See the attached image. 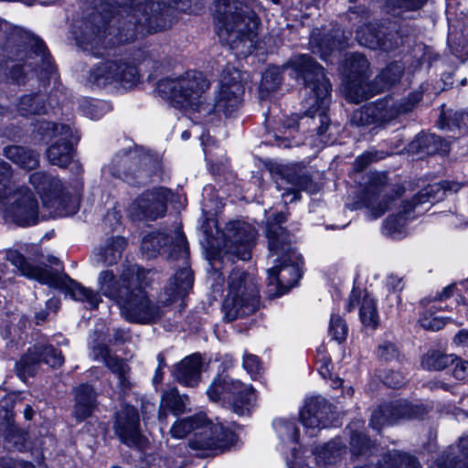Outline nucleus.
<instances>
[{"mask_svg": "<svg viewBox=\"0 0 468 468\" xmlns=\"http://www.w3.org/2000/svg\"><path fill=\"white\" fill-rule=\"evenodd\" d=\"M40 355H42L43 362L52 367H59L64 364L63 355L51 345L41 346Z\"/></svg>", "mask_w": 468, "mask_h": 468, "instance_id": "obj_52", "label": "nucleus"}, {"mask_svg": "<svg viewBox=\"0 0 468 468\" xmlns=\"http://www.w3.org/2000/svg\"><path fill=\"white\" fill-rule=\"evenodd\" d=\"M276 187L282 190V197L285 204L296 201L300 198V190L310 194L318 192L317 184L305 175L300 176L294 173H282L276 176Z\"/></svg>", "mask_w": 468, "mask_h": 468, "instance_id": "obj_25", "label": "nucleus"}, {"mask_svg": "<svg viewBox=\"0 0 468 468\" xmlns=\"http://www.w3.org/2000/svg\"><path fill=\"white\" fill-rule=\"evenodd\" d=\"M96 398V392L90 385L81 384L75 388L73 416L78 421H82L92 414L97 405Z\"/></svg>", "mask_w": 468, "mask_h": 468, "instance_id": "obj_32", "label": "nucleus"}, {"mask_svg": "<svg viewBox=\"0 0 468 468\" xmlns=\"http://www.w3.org/2000/svg\"><path fill=\"white\" fill-rule=\"evenodd\" d=\"M0 468H33V466L27 462L5 458L0 460Z\"/></svg>", "mask_w": 468, "mask_h": 468, "instance_id": "obj_64", "label": "nucleus"}, {"mask_svg": "<svg viewBox=\"0 0 468 468\" xmlns=\"http://www.w3.org/2000/svg\"><path fill=\"white\" fill-rule=\"evenodd\" d=\"M361 289L358 286H356V282H354L352 290L345 304L346 313H352L356 308L357 305L361 304L363 298L361 297Z\"/></svg>", "mask_w": 468, "mask_h": 468, "instance_id": "obj_61", "label": "nucleus"}, {"mask_svg": "<svg viewBox=\"0 0 468 468\" xmlns=\"http://www.w3.org/2000/svg\"><path fill=\"white\" fill-rule=\"evenodd\" d=\"M386 185L385 176L378 173L368 176L353 206L355 209L367 208L373 215L374 207Z\"/></svg>", "mask_w": 468, "mask_h": 468, "instance_id": "obj_29", "label": "nucleus"}, {"mask_svg": "<svg viewBox=\"0 0 468 468\" xmlns=\"http://www.w3.org/2000/svg\"><path fill=\"white\" fill-rule=\"evenodd\" d=\"M327 285L329 286V292L331 294L332 300L335 303H339L343 298V287L344 281L341 277L334 276L331 277L330 274L326 277Z\"/></svg>", "mask_w": 468, "mask_h": 468, "instance_id": "obj_58", "label": "nucleus"}, {"mask_svg": "<svg viewBox=\"0 0 468 468\" xmlns=\"http://www.w3.org/2000/svg\"><path fill=\"white\" fill-rule=\"evenodd\" d=\"M29 182L42 196L44 205L56 211L64 199L60 180L45 172H36L30 175Z\"/></svg>", "mask_w": 468, "mask_h": 468, "instance_id": "obj_26", "label": "nucleus"}, {"mask_svg": "<svg viewBox=\"0 0 468 468\" xmlns=\"http://www.w3.org/2000/svg\"><path fill=\"white\" fill-rule=\"evenodd\" d=\"M71 131L72 130L69 125L42 121L34 130V136L35 140L38 141V143H44L55 136H64V139L67 140L68 133L71 134Z\"/></svg>", "mask_w": 468, "mask_h": 468, "instance_id": "obj_44", "label": "nucleus"}, {"mask_svg": "<svg viewBox=\"0 0 468 468\" xmlns=\"http://www.w3.org/2000/svg\"><path fill=\"white\" fill-rule=\"evenodd\" d=\"M387 425H391V423L384 411L383 406L379 405L371 414L369 426L378 432H380Z\"/></svg>", "mask_w": 468, "mask_h": 468, "instance_id": "obj_55", "label": "nucleus"}, {"mask_svg": "<svg viewBox=\"0 0 468 468\" xmlns=\"http://www.w3.org/2000/svg\"><path fill=\"white\" fill-rule=\"evenodd\" d=\"M382 406L391 424L399 420H423L428 414L427 407L424 404H415L407 399L391 400Z\"/></svg>", "mask_w": 468, "mask_h": 468, "instance_id": "obj_28", "label": "nucleus"}, {"mask_svg": "<svg viewBox=\"0 0 468 468\" xmlns=\"http://www.w3.org/2000/svg\"><path fill=\"white\" fill-rule=\"evenodd\" d=\"M348 326L346 319L339 314H332L328 324V335L332 340L342 344L346 340Z\"/></svg>", "mask_w": 468, "mask_h": 468, "instance_id": "obj_50", "label": "nucleus"}, {"mask_svg": "<svg viewBox=\"0 0 468 468\" xmlns=\"http://www.w3.org/2000/svg\"><path fill=\"white\" fill-rule=\"evenodd\" d=\"M151 271L144 270L136 264L124 265L120 281L116 280L112 271H103L99 274L98 282L101 293L117 303L137 283H146V275Z\"/></svg>", "mask_w": 468, "mask_h": 468, "instance_id": "obj_18", "label": "nucleus"}, {"mask_svg": "<svg viewBox=\"0 0 468 468\" xmlns=\"http://www.w3.org/2000/svg\"><path fill=\"white\" fill-rule=\"evenodd\" d=\"M282 83L281 69L278 67H269L262 74L261 86L266 90H274Z\"/></svg>", "mask_w": 468, "mask_h": 468, "instance_id": "obj_53", "label": "nucleus"}, {"mask_svg": "<svg viewBox=\"0 0 468 468\" xmlns=\"http://www.w3.org/2000/svg\"><path fill=\"white\" fill-rule=\"evenodd\" d=\"M339 72L347 101L359 103L368 99L371 70L366 55L359 52L346 54L339 65Z\"/></svg>", "mask_w": 468, "mask_h": 468, "instance_id": "obj_13", "label": "nucleus"}, {"mask_svg": "<svg viewBox=\"0 0 468 468\" xmlns=\"http://www.w3.org/2000/svg\"><path fill=\"white\" fill-rule=\"evenodd\" d=\"M4 154L7 159L27 170L35 169L39 164V154L23 146H7L4 149Z\"/></svg>", "mask_w": 468, "mask_h": 468, "instance_id": "obj_41", "label": "nucleus"}, {"mask_svg": "<svg viewBox=\"0 0 468 468\" xmlns=\"http://www.w3.org/2000/svg\"><path fill=\"white\" fill-rule=\"evenodd\" d=\"M17 111L23 116L46 113L44 95L36 93L21 97L17 104Z\"/></svg>", "mask_w": 468, "mask_h": 468, "instance_id": "obj_47", "label": "nucleus"}, {"mask_svg": "<svg viewBox=\"0 0 468 468\" xmlns=\"http://www.w3.org/2000/svg\"><path fill=\"white\" fill-rule=\"evenodd\" d=\"M361 37L370 48L391 52L403 46L409 35L403 31L399 22L382 17L366 24Z\"/></svg>", "mask_w": 468, "mask_h": 468, "instance_id": "obj_16", "label": "nucleus"}, {"mask_svg": "<svg viewBox=\"0 0 468 468\" xmlns=\"http://www.w3.org/2000/svg\"><path fill=\"white\" fill-rule=\"evenodd\" d=\"M404 106V104H398L390 97H384L354 111L351 122L357 127L380 126L408 112L409 108Z\"/></svg>", "mask_w": 468, "mask_h": 468, "instance_id": "obj_19", "label": "nucleus"}, {"mask_svg": "<svg viewBox=\"0 0 468 468\" xmlns=\"http://www.w3.org/2000/svg\"><path fill=\"white\" fill-rule=\"evenodd\" d=\"M468 112L465 111H442L437 121V126L441 130L454 131L468 127Z\"/></svg>", "mask_w": 468, "mask_h": 468, "instance_id": "obj_45", "label": "nucleus"}, {"mask_svg": "<svg viewBox=\"0 0 468 468\" xmlns=\"http://www.w3.org/2000/svg\"><path fill=\"white\" fill-rule=\"evenodd\" d=\"M452 363V354L448 355L444 352L430 348L420 356V367L427 371H442Z\"/></svg>", "mask_w": 468, "mask_h": 468, "instance_id": "obj_43", "label": "nucleus"}, {"mask_svg": "<svg viewBox=\"0 0 468 468\" xmlns=\"http://www.w3.org/2000/svg\"><path fill=\"white\" fill-rule=\"evenodd\" d=\"M259 306V288L255 278L240 269H233L228 278V294L222 307L225 319L230 322L250 315Z\"/></svg>", "mask_w": 468, "mask_h": 468, "instance_id": "obj_7", "label": "nucleus"}, {"mask_svg": "<svg viewBox=\"0 0 468 468\" xmlns=\"http://www.w3.org/2000/svg\"><path fill=\"white\" fill-rule=\"evenodd\" d=\"M77 42L85 51L103 56L112 46L133 41L138 34L165 28L154 0H99Z\"/></svg>", "mask_w": 468, "mask_h": 468, "instance_id": "obj_1", "label": "nucleus"}, {"mask_svg": "<svg viewBox=\"0 0 468 468\" xmlns=\"http://www.w3.org/2000/svg\"><path fill=\"white\" fill-rule=\"evenodd\" d=\"M113 428L120 440L128 446L141 443L143 436L139 427V415L134 407L125 405L118 410Z\"/></svg>", "mask_w": 468, "mask_h": 468, "instance_id": "obj_24", "label": "nucleus"}, {"mask_svg": "<svg viewBox=\"0 0 468 468\" xmlns=\"http://www.w3.org/2000/svg\"><path fill=\"white\" fill-rule=\"evenodd\" d=\"M187 397L179 394L176 388H171L165 391L162 396V403L165 408L169 409L175 415H179L186 410V401Z\"/></svg>", "mask_w": 468, "mask_h": 468, "instance_id": "obj_51", "label": "nucleus"}, {"mask_svg": "<svg viewBox=\"0 0 468 468\" xmlns=\"http://www.w3.org/2000/svg\"><path fill=\"white\" fill-rule=\"evenodd\" d=\"M245 75L246 73H242L238 67L227 64L222 71L220 88L214 102L203 101L200 108L198 107V112L203 115L223 113L225 116L235 112L241 103Z\"/></svg>", "mask_w": 468, "mask_h": 468, "instance_id": "obj_11", "label": "nucleus"}, {"mask_svg": "<svg viewBox=\"0 0 468 468\" xmlns=\"http://www.w3.org/2000/svg\"><path fill=\"white\" fill-rule=\"evenodd\" d=\"M374 468H422V466L415 455L392 449L381 455Z\"/></svg>", "mask_w": 468, "mask_h": 468, "instance_id": "obj_33", "label": "nucleus"}, {"mask_svg": "<svg viewBox=\"0 0 468 468\" xmlns=\"http://www.w3.org/2000/svg\"><path fill=\"white\" fill-rule=\"evenodd\" d=\"M242 366L252 378H256L260 376L262 369L260 358L257 356L249 353L244 354Z\"/></svg>", "mask_w": 468, "mask_h": 468, "instance_id": "obj_57", "label": "nucleus"}, {"mask_svg": "<svg viewBox=\"0 0 468 468\" xmlns=\"http://www.w3.org/2000/svg\"><path fill=\"white\" fill-rule=\"evenodd\" d=\"M273 427L282 443L293 444L291 448L295 451V443L299 437V430L291 420L278 419L273 421Z\"/></svg>", "mask_w": 468, "mask_h": 468, "instance_id": "obj_48", "label": "nucleus"}, {"mask_svg": "<svg viewBox=\"0 0 468 468\" xmlns=\"http://www.w3.org/2000/svg\"><path fill=\"white\" fill-rule=\"evenodd\" d=\"M424 191H427L432 203L441 201L445 198L439 182L427 185L424 187Z\"/></svg>", "mask_w": 468, "mask_h": 468, "instance_id": "obj_63", "label": "nucleus"}, {"mask_svg": "<svg viewBox=\"0 0 468 468\" xmlns=\"http://www.w3.org/2000/svg\"><path fill=\"white\" fill-rule=\"evenodd\" d=\"M397 199L396 195L388 193L383 196V199L374 207L373 218H378L383 216L389 208V205Z\"/></svg>", "mask_w": 468, "mask_h": 468, "instance_id": "obj_62", "label": "nucleus"}, {"mask_svg": "<svg viewBox=\"0 0 468 468\" xmlns=\"http://www.w3.org/2000/svg\"><path fill=\"white\" fill-rule=\"evenodd\" d=\"M152 165V158L135 148L116 154L108 165V170L113 176L127 184L139 186L148 182L152 176L149 166Z\"/></svg>", "mask_w": 468, "mask_h": 468, "instance_id": "obj_14", "label": "nucleus"}, {"mask_svg": "<svg viewBox=\"0 0 468 468\" xmlns=\"http://www.w3.org/2000/svg\"><path fill=\"white\" fill-rule=\"evenodd\" d=\"M90 356L95 361H102L117 378L131 373V368L125 360L112 354L106 345H95L91 348Z\"/></svg>", "mask_w": 468, "mask_h": 468, "instance_id": "obj_34", "label": "nucleus"}, {"mask_svg": "<svg viewBox=\"0 0 468 468\" xmlns=\"http://www.w3.org/2000/svg\"><path fill=\"white\" fill-rule=\"evenodd\" d=\"M451 143L445 138L431 133H419L409 144V151L423 156H447L451 152Z\"/></svg>", "mask_w": 468, "mask_h": 468, "instance_id": "obj_27", "label": "nucleus"}, {"mask_svg": "<svg viewBox=\"0 0 468 468\" xmlns=\"http://www.w3.org/2000/svg\"><path fill=\"white\" fill-rule=\"evenodd\" d=\"M126 246L127 239L123 237L115 236L108 239L100 248V261L106 265L117 263Z\"/></svg>", "mask_w": 468, "mask_h": 468, "instance_id": "obj_42", "label": "nucleus"}, {"mask_svg": "<svg viewBox=\"0 0 468 468\" xmlns=\"http://www.w3.org/2000/svg\"><path fill=\"white\" fill-rule=\"evenodd\" d=\"M9 164L0 161V213L5 221L19 227L36 225L39 218V204L35 194L25 186L11 180Z\"/></svg>", "mask_w": 468, "mask_h": 468, "instance_id": "obj_4", "label": "nucleus"}, {"mask_svg": "<svg viewBox=\"0 0 468 468\" xmlns=\"http://www.w3.org/2000/svg\"><path fill=\"white\" fill-rule=\"evenodd\" d=\"M346 450L347 447L341 437H335L328 442H324V466L341 462Z\"/></svg>", "mask_w": 468, "mask_h": 468, "instance_id": "obj_49", "label": "nucleus"}, {"mask_svg": "<svg viewBox=\"0 0 468 468\" xmlns=\"http://www.w3.org/2000/svg\"><path fill=\"white\" fill-rule=\"evenodd\" d=\"M404 73V68L397 61L389 62L383 68L372 81L376 92L388 90L398 84Z\"/></svg>", "mask_w": 468, "mask_h": 468, "instance_id": "obj_40", "label": "nucleus"}, {"mask_svg": "<svg viewBox=\"0 0 468 468\" xmlns=\"http://www.w3.org/2000/svg\"><path fill=\"white\" fill-rule=\"evenodd\" d=\"M452 377L457 380H464L468 378V360L462 358L456 355L452 354Z\"/></svg>", "mask_w": 468, "mask_h": 468, "instance_id": "obj_56", "label": "nucleus"}, {"mask_svg": "<svg viewBox=\"0 0 468 468\" xmlns=\"http://www.w3.org/2000/svg\"><path fill=\"white\" fill-rule=\"evenodd\" d=\"M286 220L283 213H279L266 222L265 235L268 248L271 254L280 257V266L275 265L268 271L281 287L287 290L294 286L302 276L298 261L299 257L292 251L293 236L289 233L282 223Z\"/></svg>", "mask_w": 468, "mask_h": 468, "instance_id": "obj_5", "label": "nucleus"}, {"mask_svg": "<svg viewBox=\"0 0 468 468\" xmlns=\"http://www.w3.org/2000/svg\"><path fill=\"white\" fill-rule=\"evenodd\" d=\"M321 400L318 397H312L306 399L300 417L306 433L311 437L317 436L321 431Z\"/></svg>", "mask_w": 468, "mask_h": 468, "instance_id": "obj_37", "label": "nucleus"}, {"mask_svg": "<svg viewBox=\"0 0 468 468\" xmlns=\"http://www.w3.org/2000/svg\"><path fill=\"white\" fill-rule=\"evenodd\" d=\"M210 400L228 403L239 416L250 413L255 404L256 395L251 385H247L229 375L218 374L207 390Z\"/></svg>", "mask_w": 468, "mask_h": 468, "instance_id": "obj_10", "label": "nucleus"}, {"mask_svg": "<svg viewBox=\"0 0 468 468\" xmlns=\"http://www.w3.org/2000/svg\"><path fill=\"white\" fill-rule=\"evenodd\" d=\"M79 139V136H75L71 131V134L68 133L67 140L61 136L60 139L53 143L46 152L48 163L60 168L67 167L73 160V143L78 142Z\"/></svg>", "mask_w": 468, "mask_h": 468, "instance_id": "obj_30", "label": "nucleus"}, {"mask_svg": "<svg viewBox=\"0 0 468 468\" xmlns=\"http://www.w3.org/2000/svg\"><path fill=\"white\" fill-rule=\"evenodd\" d=\"M171 191L159 186L146 190L128 207L127 214L133 220H155L165 216Z\"/></svg>", "mask_w": 468, "mask_h": 468, "instance_id": "obj_20", "label": "nucleus"}, {"mask_svg": "<svg viewBox=\"0 0 468 468\" xmlns=\"http://www.w3.org/2000/svg\"><path fill=\"white\" fill-rule=\"evenodd\" d=\"M139 80L136 66L123 58L108 59L97 65L90 74L89 80L100 87L120 84L131 87Z\"/></svg>", "mask_w": 468, "mask_h": 468, "instance_id": "obj_17", "label": "nucleus"}, {"mask_svg": "<svg viewBox=\"0 0 468 468\" xmlns=\"http://www.w3.org/2000/svg\"><path fill=\"white\" fill-rule=\"evenodd\" d=\"M150 284L146 275V283L140 282L133 286L127 294L117 303L122 315L130 322L138 324H151L160 319L163 312L160 307L152 303L145 288Z\"/></svg>", "mask_w": 468, "mask_h": 468, "instance_id": "obj_15", "label": "nucleus"}, {"mask_svg": "<svg viewBox=\"0 0 468 468\" xmlns=\"http://www.w3.org/2000/svg\"><path fill=\"white\" fill-rule=\"evenodd\" d=\"M256 231L249 223L243 221L229 222L223 232V248L226 254L238 260L250 259Z\"/></svg>", "mask_w": 468, "mask_h": 468, "instance_id": "obj_21", "label": "nucleus"}, {"mask_svg": "<svg viewBox=\"0 0 468 468\" xmlns=\"http://www.w3.org/2000/svg\"><path fill=\"white\" fill-rule=\"evenodd\" d=\"M446 306H436L435 304L431 305L428 310H426L419 318L420 325L426 331L430 332H438L441 330L450 321L449 317L442 316H434L438 311L445 310Z\"/></svg>", "mask_w": 468, "mask_h": 468, "instance_id": "obj_46", "label": "nucleus"}, {"mask_svg": "<svg viewBox=\"0 0 468 468\" xmlns=\"http://www.w3.org/2000/svg\"><path fill=\"white\" fill-rule=\"evenodd\" d=\"M282 69H289V75L303 84L306 93H312L308 102L310 107L305 114L311 118L317 116L322 120L321 67L319 63L308 54H299L291 57L282 65Z\"/></svg>", "mask_w": 468, "mask_h": 468, "instance_id": "obj_12", "label": "nucleus"}, {"mask_svg": "<svg viewBox=\"0 0 468 468\" xmlns=\"http://www.w3.org/2000/svg\"><path fill=\"white\" fill-rule=\"evenodd\" d=\"M90 356L95 361H102L117 378L131 373V368L125 360L112 354L106 345H95L91 348Z\"/></svg>", "mask_w": 468, "mask_h": 468, "instance_id": "obj_35", "label": "nucleus"}, {"mask_svg": "<svg viewBox=\"0 0 468 468\" xmlns=\"http://www.w3.org/2000/svg\"><path fill=\"white\" fill-rule=\"evenodd\" d=\"M214 18L220 42L236 57H247L256 48L260 19L241 0H217Z\"/></svg>", "mask_w": 468, "mask_h": 468, "instance_id": "obj_2", "label": "nucleus"}, {"mask_svg": "<svg viewBox=\"0 0 468 468\" xmlns=\"http://www.w3.org/2000/svg\"><path fill=\"white\" fill-rule=\"evenodd\" d=\"M40 361H43L42 355H40V346H36L34 351H29L20 359L19 367L25 373L33 375Z\"/></svg>", "mask_w": 468, "mask_h": 468, "instance_id": "obj_54", "label": "nucleus"}, {"mask_svg": "<svg viewBox=\"0 0 468 468\" xmlns=\"http://www.w3.org/2000/svg\"><path fill=\"white\" fill-rule=\"evenodd\" d=\"M195 436L188 442L193 450H221L231 433L219 424H212L203 413L176 420L170 429L173 438L183 439L190 432Z\"/></svg>", "mask_w": 468, "mask_h": 468, "instance_id": "obj_8", "label": "nucleus"}, {"mask_svg": "<svg viewBox=\"0 0 468 468\" xmlns=\"http://www.w3.org/2000/svg\"><path fill=\"white\" fill-rule=\"evenodd\" d=\"M376 440H372L365 431L350 430L349 451L352 459L358 457H369L377 451Z\"/></svg>", "mask_w": 468, "mask_h": 468, "instance_id": "obj_38", "label": "nucleus"}, {"mask_svg": "<svg viewBox=\"0 0 468 468\" xmlns=\"http://www.w3.org/2000/svg\"><path fill=\"white\" fill-rule=\"evenodd\" d=\"M358 318L362 327L371 333L376 332L380 326V316L378 309V300L365 291L361 304L358 309Z\"/></svg>", "mask_w": 468, "mask_h": 468, "instance_id": "obj_36", "label": "nucleus"}, {"mask_svg": "<svg viewBox=\"0 0 468 468\" xmlns=\"http://www.w3.org/2000/svg\"><path fill=\"white\" fill-rule=\"evenodd\" d=\"M328 364H331V357L324 356V367L328 373V378L324 372V381L331 388L332 394L327 392L326 397L324 396V429L337 428L342 425V417L330 400L341 403L340 399L345 398L344 379L335 376L328 369Z\"/></svg>", "mask_w": 468, "mask_h": 468, "instance_id": "obj_22", "label": "nucleus"}, {"mask_svg": "<svg viewBox=\"0 0 468 468\" xmlns=\"http://www.w3.org/2000/svg\"><path fill=\"white\" fill-rule=\"evenodd\" d=\"M383 226L388 235H394L401 232L404 223L400 214H391L384 219Z\"/></svg>", "mask_w": 468, "mask_h": 468, "instance_id": "obj_59", "label": "nucleus"}, {"mask_svg": "<svg viewBox=\"0 0 468 468\" xmlns=\"http://www.w3.org/2000/svg\"><path fill=\"white\" fill-rule=\"evenodd\" d=\"M374 355L380 364L403 365L406 361V356L399 344L388 339H383L376 346Z\"/></svg>", "mask_w": 468, "mask_h": 468, "instance_id": "obj_39", "label": "nucleus"}, {"mask_svg": "<svg viewBox=\"0 0 468 468\" xmlns=\"http://www.w3.org/2000/svg\"><path fill=\"white\" fill-rule=\"evenodd\" d=\"M209 87L204 75L196 70L186 71L175 78L161 80L156 87L158 94L181 107H191L198 112L203 103L202 94Z\"/></svg>", "mask_w": 468, "mask_h": 468, "instance_id": "obj_9", "label": "nucleus"}, {"mask_svg": "<svg viewBox=\"0 0 468 468\" xmlns=\"http://www.w3.org/2000/svg\"><path fill=\"white\" fill-rule=\"evenodd\" d=\"M29 69H37L48 71L51 69L49 55L45 44L39 39H34L31 45V50L26 55L25 61L16 63L7 67V77L17 84H24L27 79V71Z\"/></svg>", "mask_w": 468, "mask_h": 468, "instance_id": "obj_23", "label": "nucleus"}, {"mask_svg": "<svg viewBox=\"0 0 468 468\" xmlns=\"http://www.w3.org/2000/svg\"><path fill=\"white\" fill-rule=\"evenodd\" d=\"M202 364V358L199 355L188 356L175 366L173 375L178 383L187 387H195L200 381Z\"/></svg>", "mask_w": 468, "mask_h": 468, "instance_id": "obj_31", "label": "nucleus"}, {"mask_svg": "<svg viewBox=\"0 0 468 468\" xmlns=\"http://www.w3.org/2000/svg\"><path fill=\"white\" fill-rule=\"evenodd\" d=\"M6 260L10 261L22 275L37 280L39 282L50 287L60 289L69 293L74 300L87 302L90 308H97L101 296L98 292L82 286L80 283L69 278L67 274L58 270L34 266L16 250L6 251Z\"/></svg>", "mask_w": 468, "mask_h": 468, "instance_id": "obj_6", "label": "nucleus"}, {"mask_svg": "<svg viewBox=\"0 0 468 468\" xmlns=\"http://www.w3.org/2000/svg\"><path fill=\"white\" fill-rule=\"evenodd\" d=\"M382 381L387 387L397 389L403 386L404 377L399 371L388 369L385 371Z\"/></svg>", "mask_w": 468, "mask_h": 468, "instance_id": "obj_60", "label": "nucleus"}, {"mask_svg": "<svg viewBox=\"0 0 468 468\" xmlns=\"http://www.w3.org/2000/svg\"><path fill=\"white\" fill-rule=\"evenodd\" d=\"M141 250L147 257H155L162 250H169V257L181 259L184 266L176 272L160 294V302L169 305L183 298L192 288L193 275L186 266L188 255L187 242L181 230H175L170 235L163 232H152L144 236L141 242Z\"/></svg>", "mask_w": 468, "mask_h": 468, "instance_id": "obj_3", "label": "nucleus"}]
</instances>
